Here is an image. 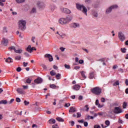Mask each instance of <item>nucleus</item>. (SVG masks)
<instances>
[{
	"instance_id": "c85d7f7f",
	"label": "nucleus",
	"mask_w": 128,
	"mask_h": 128,
	"mask_svg": "<svg viewBox=\"0 0 128 128\" xmlns=\"http://www.w3.org/2000/svg\"><path fill=\"white\" fill-rule=\"evenodd\" d=\"M4 2H6V0H0V6H4Z\"/></svg>"
},
{
	"instance_id": "4be33fe9",
	"label": "nucleus",
	"mask_w": 128,
	"mask_h": 128,
	"mask_svg": "<svg viewBox=\"0 0 128 128\" xmlns=\"http://www.w3.org/2000/svg\"><path fill=\"white\" fill-rule=\"evenodd\" d=\"M69 112H76V110L74 108L72 107V108H70V110Z\"/></svg>"
},
{
	"instance_id": "2f4dec72",
	"label": "nucleus",
	"mask_w": 128,
	"mask_h": 128,
	"mask_svg": "<svg viewBox=\"0 0 128 128\" xmlns=\"http://www.w3.org/2000/svg\"><path fill=\"white\" fill-rule=\"evenodd\" d=\"M56 120H58V122H64V119H62V118H61L60 117H58L56 118Z\"/></svg>"
},
{
	"instance_id": "7ed1b4c3",
	"label": "nucleus",
	"mask_w": 128,
	"mask_h": 128,
	"mask_svg": "<svg viewBox=\"0 0 128 128\" xmlns=\"http://www.w3.org/2000/svg\"><path fill=\"white\" fill-rule=\"evenodd\" d=\"M26 21L24 20H20L18 21V28L23 32L26 28Z\"/></svg>"
},
{
	"instance_id": "58836bf2",
	"label": "nucleus",
	"mask_w": 128,
	"mask_h": 128,
	"mask_svg": "<svg viewBox=\"0 0 128 128\" xmlns=\"http://www.w3.org/2000/svg\"><path fill=\"white\" fill-rule=\"evenodd\" d=\"M26 82L27 84H30L32 82V80L30 79V78H28L26 80Z\"/></svg>"
},
{
	"instance_id": "79ce46f5",
	"label": "nucleus",
	"mask_w": 128,
	"mask_h": 128,
	"mask_svg": "<svg viewBox=\"0 0 128 128\" xmlns=\"http://www.w3.org/2000/svg\"><path fill=\"white\" fill-rule=\"evenodd\" d=\"M121 52H122L124 53L126 52V48H121Z\"/></svg>"
},
{
	"instance_id": "e2e57ef3",
	"label": "nucleus",
	"mask_w": 128,
	"mask_h": 128,
	"mask_svg": "<svg viewBox=\"0 0 128 128\" xmlns=\"http://www.w3.org/2000/svg\"><path fill=\"white\" fill-rule=\"evenodd\" d=\"M88 126V123L87 122H84V126Z\"/></svg>"
},
{
	"instance_id": "0eeeda50",
	"label": "nucleus",
	"mask_w": 128,
	"mask_h": 128,
	"mask_svg": "<svg viewBox=\"0 0 128 128\" xmlns=\"http://www.w3.org/2000/svg\"><path fill=\"white\" fill-rule=\"evenodd\" d=\"M44 58H48L49 62H52V60H54V58H52V56L50 54H46L44 56Z\"/></svg>"
},
{
	"instance_id": "c756f323",
	"label": "nucleus",
	"mask_w": 128,
	"mask_h": 128,
	"mask_svg": "<svg viewBox=\"0 0 128 128\" xmlns=\"http://www.w3.org/2000/svg\"><path fill=\"white\" fill-rule=\"evenodd\" d=\"M6 62H12V58H8V59L6 60Z\"/></svg>"
},
{
	"instance_id": "bb28decb",
	"label": "nucleus",
	"mask_w": 128,
	"mask_h": 128,
	"mask_svg": "<svg viewBox=\"0 0 128 128\" xmlns=\"http://www.w3.org/2000/svg\"><path fill=\"white\" fill-rule=\"evenodd\" d=\"M92 14L94 16H95V18L98 17V12L94 10L92 11Z\"/></svg>"
},
{
	"instance_id": "ddd939ff",
	"label": "nucleus",
	"mask_w": 128,
	"mask_h": 128,
	"mask_svg": "<svg viewBox=\"0 0 128 128\" xmlns=\"http://www.w3.org/2000/svg\"><path fill=\"white\" fill-rule=\"evenodd\" d=\"M112 8L110 6L106 9V14H110V12H112Z\"/></svg>"
},
{
	"instance_id": "49530a36",
	"label": "nucleus",
	"mask_w": 128,
	"mask_h": 128,
	"mask_svg": "<svg viewBox=\"0 0 128 128\" xmlns=\"http://www.w3.org/2000/svg\"><path fill=\"white\" fill-rule=\"evenodd\" d=\"M127 104L126 102H124L123 104V108H126V106H127Z\"/></svg>"
},
{
	"instance_id": "39448f33",
	"label": "nucleus",
	"mask_w": 128,
	"mask_h": 128,
	"mask_svg": "<svg viewBox=\"0 0 128 128\" xmlns=\"http://www.w3.org/2000/svg\"><path fill=\"white\" fill-rule=\"evenodd\" d=\"M92 92L94 94H100L102 89L99 87H95L92 90Z\"/></svg>"
},
{
	"instance_id": "69168bd1",
	"label": "nucleus",
	"mask_w": 128,
	"mask_h": 128,
	"mask_svg": "<svg viewBox=\"0 0 128 128\" xmlns=\"http://www.w3.org/2000/svg\"><path fill=\"white\" fill-rule=\"evenodd\" d=\"M84 62V60H80L78 61V64H82Z\"/></svg>"
},
{
	"instance_id": "a18cd8bd",
	"label": "nucleus",
	"mask_w": 128,
	"mask_h": 128,
	"mask_svg": "<svg viewBox=\"0 0 128 128\" xmlns=\"http://www.w3.org/2000/svg\"><path fill=\"white\" fill-rule=\"evenodd\" d=\"M3 32H8V30L6 29V27L3 28Z\"/></svg>"
},
{
	"instance_id": "680f3d73",
	"label": "nucleus",
	"mask_w": 128,
	"mask_h": 128,
	"mask_svg": "<svg viewBox=\"0 0 128 128\" xmlns=\"http://www.w3.org/2000/svg\"><path fill=\"white\" fill-rule=\"evenodd\" d=\"M70 106V104L68 103V104H66L64 105V106H66V108H68Z\"/></svg>"
},
{
	"instance_id": "9d476101",
	"label": "nucleus",
	"mask_w": 128,
	"mask_h": 128,
	"mask_svg": "<svg viewBox=\"0 0 128 128\" xmlns=\"http://www.w3.org/2000/svg\"><path fill=\"white\" fill-rule=\"evenodd\" d=\"M114 114H120L122 112V109L120 107H116L114 109Z\"/></svg>"
},
{
	"instance_id": "bf43d9fd",
	"label": "nucleus",
	"mask_w": 128,
	"mask_h": 128,
	"mask_svg": "<svg viewBox=\"0 0 128 128\" xmlns=\"http://www.w3.org/2000/svg\"><path fill=\"white\" fill-rule=\"evenodd\" d=\"M35 40H36V37H34V36L32 37V42L34 43L36 42L34 41Z\"/></svg>"
},
{
	"instance_id": "7c9ffc66",
	"label": "nucleus",
	"mask_w": 128,
	"mask_h": 128,
	"mask_svg": "<svg viewBox=\"0 0 128 128\" xmlns=\"http://www.w3.org/2000/svg\"><path fill=\"white\" fill-rule=\"evenodd\" d=\"M60 76H62V74L60 73H58L56 76V80H60Z\"/></svg>"
},
{
	"instance_id": "dca6fc26",
	"label": "nucleus",
	"mask_w": 128,
	"mask_h": 128,
	"mask_svg": "<svg viewBox=\"0 0 128 128\" xmlns=\"http://www.w3.org/2000/svg\"><path fill=\"white\" fill-rule=\"evenodd\" d=\"M80 88V86L78 84H76L73 87L74 90H78Z\"/></svg>"
},
{
	"instance_id": "a19ab883",
	"label": "nucleus",
	"mask_w": 128,
	"mask_h": 128,
	"mask_svg": "<svg viewBox=\"0 0 128 128\" xmlns=\"http://www.w3.org/2000/svg\"><path fill=\"white\" fill-rule=\"evenodd\" d=\"M16 72H21L22 70V68L20 67H18L16 69Z\"/></svg>"
},
{
	"instance_id": "8fccbe9b",
	"label": "nucleus",
	"mask_w": 128,
	"mask_h": 128,
	"mask_svg": "<svg viewBox=\"0 0 128 128\" xmlns=\"http://www.w3.org/2000/svg\"><path fill=\"white\" fill-rule=\"evenodd\" d=\"M23 64H24V68L28 66V62H23Z\"/></svg>"
},
{
	"instance_id": "2eb2a0df",
	"label": "nucleus",
	"mask_w": 128,
	"mask_h": 128,
	"mask_svg": "<svg viewBox=\"0 0 128 128\" xmlns=\"http://www.w3.org/2000/svg\"><path fill=\"white\" fill-rule=\"evenodd\" d=\"M8 40L6 39V38H3V44L4 46H8Z\"/></svg>"
},
{
	"instance_id": "338daca9",
	"label": "nucleus",
	"mask_w": 128,
	"mask_h": 128,
	"mask_svg": "<svg viewBox=\"0 0 128 128\" xmlns=\"http://www.w3.org/2000/svg\"><path fill=\"white\" fill-rule=\"evenodd\" d=\"M118 71L120 72H122V73L124 72V69H122V68H119Z\"/></svg>"
},
{
	"instance_id": "f257e3e1",
	"label": "nucleus",
	"mask_w": 128,
	"mask_h": 128,
	"mask_svg": "<svg viewBox=\"0 0 128 128\" xmlns=\"http://www.w3.org/2000/svg\"><path fill=\"white\" fill-rule=\"evenodd\" d=\"M76 8L78 10H80L85 16H88V8L84 4H76Z\"/></svg>"
},
{
	"instance_id": "6e6552de",
	"label": "nucleus",
	"mask_w": 128,
	"mask_h": 128,
	"mask_svg": "<svg viewBox=\"0 0 128 128\" xmlns=\"http://www.w3.org/2000/svg\"><path fill=\"white\" fill-rule=\"evenodd\" d=\"M37 5L40 8H45L46 6V4L44 2H40V1L37 2Z\"/></svg>"
},
{
	"instance_id": "5fc2aeb1",
	"label": "nucleus",
	"mask_w": 128,
	"mask_h": 128,
	"mask_svg": "<svg viewBox=\"0 0 128 128\" xmlns=\"http://www.w3.org/2000/svg\"><path fill=\"white\" fill-rule=\"evenodd\" d=\"M14 102V99L12 98V99L10 100V102H8V104H12V102Z\"/></svg>"
},
{
	"instance_id": "5701e85b",
	"label": "nucleus",
	"mask_w": 128,
	"mask_h": 128,
	"mask_svg": "<svg viewBox=\"0 0 128 128\" xmlns=\"http://www.w3.org/2000/svg\"><path fill=\"white\" fill-rule=\"evenodd\" d=\"M56 6L54 5H51L50 6V9L51 10V12H54V10H56Z\"/></svg>"
},
{
	"instance_id": "a878e982",
	"label": "nucleus",
	"mask_w": 128,
	"mask_h": 128,
	"mask_svg": "<svg viewBox=\"0 0 128 128\" xmlns=\"http://www.w3.org/2000/svg\"><path fill=\"white\" fill-rule=\"evenodd\" d=\"M30 12V14H36V8H33Z\"/></svg>"
},
{
	"instance_id": "20e7f679",
	"label": "nucleus",
	"mask_w": 128,
	"mask_h": 128,
	"mask_svg": "<svg viewBox=\"0 0 128 128\" xmlns=\"http://www.w3.org/2000/svg\"><path fill=\"white\" fill-rule=\"evenodd\" d=\"M118 38L120 42H124L126 40V36L122 32H118Z\"/></svg>"
},
{
	"instance_id": "09e8293b",
	"label": "nucleus",
	"mask_w": 128,
	"mask_h": 128,
	"mask_svg": "<svg viewBox=\"0 0 128 128\" xmlns=\"http://www.w3.org/2000/svg\"><path fill=\"white\" fill-rule=\"evenodd\" d=\"M41 66H42V68H44V70H46L47 67H46V66L45 64H42L41 65Z\"/></svg>"
},
{
	"instance_id": "9b49d317",
	"label": "nucleus",
	"mask_w": 128,
	"mask_h": 128,
	"mask_svg": "<svg viewBox=\"0 0 128 128\" xmlns=\"http://www.w3.org/2000/svg\"><path fill=\"white\" fill-rule=\"evenodd\" d=\"M80 26L78 23H72V28H78Z\"/></svg>"
},
{
	"instance_id": "f8f14e48",
	"label": "nucleus",
	"mask_w": 128,
	"mask_h": 128,
	"mask_svg": "<svg viewBox=\"0 0 128 128\" xmlns=\"http://www.w3.org/2000/svg\"><path fill=\"white\" fill-rule=\"evenodd\" d=\"M42 82H43L42 78H38L37 79H36L34 80V82L36 84H42Z\"/></svg>"
},
{
	"instance_id": "393cba45",
	"label": "nucleus",
	"mask_w": 128,
	"mask_h": 128,
	"mask_svg": "<svg viewBox=\"0 0 128 128\" xmlns=\"http://www.w3.org/2000/svg\"><path fill=\"white\" fill-rule=\"evenodd\" d=\"M15 52H16V54H22V48H19L18 50H15Z\"/></svg>"
},
{
	"instance_id": "aec40b11",
	"label": "nucleus",
	"mask_w": 128,
	"mask_h": 128,
	"mask_svg": "<svg viewBox=\"0 0 128 128\" xmlns=\"http://www.w3.org/2000/svg\"><path fill=\"white\" fill-rule=\"evenodd\" d=\"M82 75V78H84V80H86V72L84 71H82L80 72Z\"/></svg>"
},
{
	"instance_id": "423d86ee",
	"label": "nucleus",
	"mask_w": 128,
	"mask_h": 128,
	"mask_svg": "<svg viewBox=\"0 0 128 128\" xmlns=\"http://www.w3.org/2000/svg\"><path fill=\"white\" fill-rule=\"evenodd\" d=\"M56 34H58L60 38L62 40H64V38L66 36V34L64 32H62L60 31L56 32Z\"/></svg>"
},
{
	"instance_id": "1a4fd4ad",
	"label": "nucleus",
	"mask_w": 128,
	"mask_h": 128,
	"mask_svg": "<svg viewBox=\"0 0 128 128\" xmlns=\"http://www.w3.org/2000/svg\"><path fill=\"white\" fill-rule=\"evenodd\" d=\"M61 11L62 12H64L65 14H71L72 12L70 11V10L68 8H61Z\"/></svg>"
},
{
	"instance_id": "c03bdc74",
	"label": "nucleus",
	"mask_w": 128,
	"mask_h": 128,
	"mask_svg": "<svg viewBox=\"0 0 128 128\" xmlns=\"http://www.w3.org/2000/svg\"><path fill=\"white\" fill-rule=\"evenodd\" d=\"M64 67H65L66 68H68V70H70V65H68L66 64H64Z\"/></svg>"
},
{
	"instance_id": "6e6d98bb",
	"label": "nucleus",
	"mask_w": 128,
	"mask_h": 128,
	"mask_svg": "<svg viewBox=\"0 0 128 128\" xmlns=\"http://www.w3.org/2000/svg\"><path fill=\"white\" fill-rule=\"evenodd\" d=\"M80 66H76L74 67V70H80Z\"/></svg>"
},
{
	"instance_id": "4d7b16f0",
	"label": "nucleus",
	"mask_w": 128,
	"mask_h": 128,
	"mask_svg": "<svg viewBox=\"0 0 128 128\" xmlns=\"http://www.w3.org/2000/svg\"><path fill=\"white\" fill-rule=\"evenodd\" d=\"M84 120H78V122H79L80 124H84Z\"/></svg>"
},
{
	"instance_id": "a211bd4d",
	"label": "nucleus",
	"mask_w": 128,
	"mask_h": 128,
	"mask_svg": "<svg viewBox=\"0 0 128 128\" xmlns=\"http://www.w3.org/2000/svg\"><path fill=\"white\" fill-rule=\"evenodd\" d=\"M26 52L32 54V46L30 45L28 46L27 48H26Z\"/></svg>"
},
{
	"instance_id": "6ab92c4d",
	"label": "nucleus",
	"mask_w": 128,
	"mask_h": 128,
	"mask_svg": "<svg viewBox=\"0 0 128 128\" xmlns=\"http://www.w3.org/2000/svg\"><path fill=\"white\" fill-rule=\"evenodd\" d=\"M16 91L18 92V94H24V90L20 88H18Z\"/></svg>"
},
{
	"instance_id": "412c9836",
	"label": "nucleus",
	"mask_w": 128,
	"mask_h": 128,
	"mask_svg": "<svg viewBox=\"0 0 128 128\" xmlns=\"http://www.w3.org/2000/svg\"><path fill=\"white\" fill-rule=\"evenodd\" d=\"M110 7L111 8L112 10H116V8H118V6L116 4H114V5H112L111 6H110Z\"/></svg>"
},
{
	"instance_id": "0e129e2a",
	"label": "nucleus",
	"mask_w": 128,
	"mask_h": 128,
	"mask_svg": "<svg viewBox=\"0 0 128 128\" xmlns=\"http://www.w3.org/2000/svg\"><path fill=\"white\" fill-rule=\"evenodd\" d=\"M104 44H110V42L108 40H105L104 41Z\"/></svg>"
},
{
	"instance_id": "4c0bfd02",
	"label": "nucleus",
	"mask_w": 128,
	"mask_h": 128,
	"mask_svg": "<svg viewBox=\"0 0 128 128\" xmlns=\"http://www.w3.org/2000/svg\"><path fill=\"white\" fill-rule=\"evenodd\" d=\"M50 88H56V86L54 84H52L50 85Z\"/></svg>"
},
{
	"instance_id": "72a5a7b5",
	"label": "nucleus",
	"mask_w": 128,
	"mask_h": 128,
	"mask_svg": "<svg viewBox=\"0 0 128 128\" xmlns=\"http://www.w3.org/2000/svg\"><path fill=\"white\" fill-rule=\"evenodd\" d=\"M25 0H16V2L18 4H22V2H24Z\"/></svg>"
},
{
	"instance_id": "b1692460",
	"label": "nucleus",
	"mask_w": 128,
	"mask_h": 128,
	"mask_svg": "<svg viewBox=\"0 0 128 128\" xmlns=\"http://www.w3.org/2000/svg\"><path fill=\"white\" fill-rule=\"evenodd\" d=\"M8 101L6 100H2L0 101V104H6Z\"/></svg>"
},
{
	"instance_id": "4468645a",
	"label": "nucleus",
	"mask_w": 128,
	"mask_h": 128,
	"mask_svg": "<svg viewBox=\"0 0 128 128\" xmlns=\"http://www.w3.org/2000/svg\"><path fill=\"white\" fill-rule=\"evenodd\" d=\"M94 76H96V74L94 72H90V76H89V78L90 80H92V78H94Z\"/></svg>"
},
{
	"instance_id": "c9c22d12",
	"label": "nucleus",
	"mask_w": 128,
	"mask_h": 128,
	"mask_svg": "<svg viewBox=\"0 0 128 128\" xmlns=\"http://www.w3.org/2000/svg\"><path fill=\"white\" fill-rule=\"evenodd\" d=\"M9 49L10 50H13L14 52H16V47H14V46H12L10 47L9 48Z\"/></svg>"
},
{
	"instance_id": "f704fd0d",
	"label": "nucleus",
	"mask_w": 128,
	"mask_h": 128,
	"mask_svg": "<svg viewBox=\"0 0 128 128\" xmlns=\"http://www.w3.org/2000/svg\"><path fill=\"white\" fill-rule=\"evenodd\" d=\"M113 86H120V82L118 80L116 81L114 84H113Z\"/></svg>"
},
{
	"instance_id": "603ef678",
	"label": "nucleus",
	"mask_w": 128,
	"mask_h": 128,
	"mask_svg": "<svg viewBox=\"0 0 128 128\" xmlns=\"http://www.w3.org/2000/svg\"><path fill=\"white\" fill-rule=\"evenodd\" d=\"M80 116H82L80 112H77V118H80Z\"/></svg>"
},
{
	"instance_id": "864d4df0",
	"label": "nucleus",
	"mask_w": 128,
	"mask_h": 128,
	"mask_svg": "<svg viewBox=\"0 0 128 128\" xmlns=\"http://www.w3.org/2000/svg\"><path fill=\"white\" fill-rule=\"evenodd\" d=\"M52 128H58V124L53 125V126H52Z\"/></svg>"
},
{
	"instance_id": "e433bc0d",
	"label": "nucleus",
	"mask_w": 128,
	"mask_h": 128,
	"mask_svg": "<svg viewBox=\"0 0 128 128\" xmlns=\"http://www.w3.org/2000/svg\"><path fill=\"white\" fill-rule=\"evenodd\" d=\"M24 54L26 58H30V54H28V53L27 52H25L24 53Z\"/></svg>"
},
{
	"instance_id": "774afa93",
	"label": "nucleus",
	"mask_w": 128,
	"mask_h": 128,
	"mask_svg": "<svg viewBox=\"0 0 128 128\" xmlns=\"http://www.w3.org/2000/svg\"><path fill=\"white\" fill-rule=\"evenodd\" d=\"M101 102H106V99L104 98H101Z\"/></svg>"
},
{
	"instance_id": "f03ea898",
	"label": "nucleus",
	"mask_w": 128,
	"mask_h": 128,
	"mask_svg": "<svg viewBox=\"0 0 128 128\" xmlns=\"http://www.w3.org/2000/svg\"><path fill=\"white\" fill-rule=\"evenodd\" d=\"M72 17L70 16H68L66 18H60L59 19L58 22L60 23V24H68L70 22H72Z\"/></svg>"
},
{
	"instance_id": "f3484780",
	"label": "nucleus",
	"mask_w": 128,
	"mask_h": 128,
	"mask_svg": "<svg viewBox=\"0 0 128 128\" xmlns=\"http://www.w3.org/2000/svg\"><path fill=\"white\" fill-rule=\"evenodd\" d=\"M48 122L50 124H56V120L51 118L48 120Z\"/></svg>"
},
{
	"instance_id": "de8ad7c7",
	"label": "nucleus",
	"mask_w": 128,
	"mask_h": 128,
	"mask_svg": "<svg viewBox=\"0 0 128 128\" xmlns=\"http://www.w3.org/2000/svg\"><path fill=\"white\" fill-rule=\"evenodd\" d=\"M24 104L25 106H28V104H30V102H28L26 100H24Z\"/></svg>"
},
{
	"instance_id": "ea45409f",
	"label": "nucleus",
	"mask_w": 128,
	"mask_h": 128,
	"mask_svg": "<svg viewBox=\"0 0 128 128\" xmlns=\"http://www.w3.org/2000/svg\"><path fill=\"white\" fill-rule=\"evenodd\" d=\"M20 58H22L20 57V56H16L15 58V60H20Z\"/></svg>"
},
{
	"instance_id": "13d9d810",
	"label": "nucleus",
	"mask_w": 128,
	"mask_h": 128,
	"mask_svg": "<svg viewBox=\"0 0 128 128\" xmlns=\"http://www.w3.org/2000/svg\"><path fill=\"white\" fill-rule=\"evenodd\" d=\"M16 102H20V98H16Z\"/></svg>"
},
{
	"instance_id": "052dcab7",
	"label": "nucleus",
	"mask_w": 128,
	"mask_h": 128,
	"mask_svg": "<svg viewBox=\"0 0 128 128\" xmlns=\"http://www.w3.org/2000/svg\"><path fill=\"white\" fill-rule=\"evenodd\" d=\"M94 128H100V126L96 124L94 126Z\"/></svg>"
},
{
	"instance_id": "37998d69",
	"label": "nucleus",
	"mask_w": 128,
	"mask_h": 128,
	"mask_svg": "<svg viewBox=\"0 0 128 128\" xmlns=\"http://www.w3.org/2000/svg\"><path fill=\"white\" fill-rule=\"evenodd\" d=\"M85 2L86 4H90V2H92V0H85Z\"/></svg>"
},
{
	"instance_id": "473e14b6",
	"label": "nucleus",
	"mask_w": 128,
	"mask_h": 128,
	"mask_svg": "<svg viewBox=\"0 0 128 128\" xmlns=\"http://www.w3.org/2000/svg\"><path fill=\"white\" fill-rule=\"evenodd\" d=\"M105 124H106V126H110V122L108 120H107L105 122Z\"/></svg>"
},
{
	"instance_id": "cd10ccee",
	"label": "nucleus",
	"mask_w": 128,
	"mask_h": 128,
	"mask_svg": "<svg viewBox=\"0 0 128 128\" xmlns=\"http://www.w3.org/2000/svg\"><path fill=\"white\" fill-rule=\"evenodd\" d=\"M50 74L52 76H56V73L54 72V70H52L50 72Z\"/></svg>"
},
{
	"instance_id": "3c124183",
	"label": "nucleus",
	"mask_w": 128,
	"mask_h": 128,
	"mask_svg": "<svg viewBox=\"0 0 128 128\" xmlns=\"http://www.w3.org/2000/svg\"><path fill=\"white\" fill-rule=\"evenodd\" d=\"M84 108H86V112H88V110H90V108H88V105H86Z\"/></svg>"
}]
</instances>
